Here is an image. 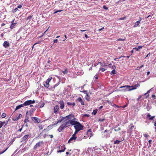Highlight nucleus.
<instances>
[{"label":"nucleus","instance_id":"obj_42","mask_svg":"<svg viewBox=\"0 0 156 156\" xmlns=\"http://www.w3.org/2000/svg\"><path fill=\"white\" fill-rule=\"evenodd\" d=\"M89 115L88 114H85V115H84L83 116V117H89Z\"/></svg>","mask_w":156,"mask_h":156},{"label":"nucleus","instance_id":"obj_4","mask_svg":"<svg viewBox=\"0 0 156 156\" xmlns=\"http://www.w3.org/2000/svg\"><path fill=\"white\" fill-rule=\"evenodd\" d=\"M111 132L107 130H105L102 134V137L103 138H107L110 137Z\"/></svg>","mask_w":156,"mask_h":156},{"label":"nucleus","instance_id":"obj_26","mask_svg":"<svg viewBox=\"0 0 156 156\" xmlns=\"http://www.w3.org/2000/svg\"><path fill=\"white\" fill-rule=\"evenodd\" d=\"M87 134H89L90 135V138L91 137V136H92V132L91 131V129H89L87 131Z\"/></svg>","mask_w":156,"mask_h":156},{"label":"nucleus","instance_id":"obj_57","mask_svg":"<svg viewBox=\"0 0 156 156\" xmlns=\"http://www.w3.org/2000/svg\"><path fill=\"white\" fill-rule=\"evenodd\" d=\"M22 5H20L17 6L18 8H20L22 7Z\"/></svg>","mask_w":156,"mask_h":156},{"label":"nucleus","instance_id":"obj_53","mask_svg":"<svg viewBox=\"0 0 156 156\" xmlns=\"http://www.w3.org/2000/svg\"><path fill=\"white\" fill-rule=\"evenodd\" d=\"M125 38H124V39L119 38V39H118V41H124V40H125Z\"/></svg>","mask_w":156,"mask_h":156},{"label":"nucleus","instance_id":"obj_24","mask_svg":"<svg viewBox=\"0 0 156 156\" xmlns=\"http://www.w3.org/2000/svg\"><path fill=\"white\" fill-rule=\"evenodd\" d=\"M29 136V135L28 134L26 135H25L23 138L22 139L23 140H25L27 139L28 137Z\"/></svg>","mask_w":156,"mask_h":156},{"label":"nucleus","instance_id":"obj_35","mask_svg":"<svg viewBox=\"0 0 156 156\" xmlns=\"http://www.w3.org/2000/svg\"><path fill=\"white\" fill-rule=\"evenodd\" d=\"M106 69L103 68H100L99 70H101V72H103L105 71Z\"/></svg>","mask_w":156,"mask_h":156},{"label":"nucleus","instance_id":"obj_12","mask_svg":"<svg viewBox=\"0 0 156 156\" xmlns=\"http://www.w3.org/2000/svg\"><path fill=\"white\" fill-rule=\"evenodd\" d=\"M22 115L21 114H20L19 115L16 117H12V120L15 121L18 120L20 118L22 117Z\"/></svg>","mask_w":156,"mask_h":156},{"label":"nucleus","instance_id":"obj_54","mask_svg":"<svg viewBox=\"0 0 156 156\" xmlns=\"http://www.w3.org/2000/svg\"><path fill=\"white\" fill-rule=\"evenodd\" d=\"M152 98H154V99H156V96L154 94L152 95L151 96Z\"/></svg>","mask_w":156,"mask_h":156},{"label":"nucleus","instance_id":"obj_46","mask_svg":"<svg viewBox=\"0 0 156 156\" xmlns=\"http://www.w3.org/2000/svg\"><path fill=\"white\" fill-rule=\"evenodd\" d=\"M126 18V16L124 17L120 18L119 19L120 20H123L125 19Z\"/></svg>","mask_w":156,"mask_h":156},{"label":"nucleus","instance_id":"obj_13","mask_svg":"<svg viewBox=\"0 0 156 156\" xmlns=\"http://www.w3.org/2000/svg\"><path fill=\"white\" fill-rule=\"evenodd\" d=\"M59 106L58 105L55 106L54 108V112L55 114H57L58 112V111L59 109Z\"/></svg>","mask_w":156,"mask_h":156},{"label":"nucleus","instance_id":"obj_29","mask_svg":"<svg viewBox=\"0 0 156 156\" xmlns=\"http://www.w3.org/2000/svg\"><path fill=\"white\" fill-rule=\"evenodd\" d=\"M121 128L119 127H118V128L116 127V128H115L114 129V130L115 131H118L119 130H121Z\"/></svg>","mask_w":156,"mask_h":156},{"label":"nucleus","instance_id":"obj_34","mask_svg":"<svg viewBox=\"0 0 156 156\" xmlns=\"http://www.w3.org/2000/svg\"><path fill=\"white\" fill-rule=\"evenodd\" d=\"M151 108L148 105H147L145 109H147V110L148 111H149V110L151 109Z\"/></svg>","mask_w":156,"mask_h":156},{"label":"nucleus","instance_id":"obj_5","mask_svg":"<svg viewBox=\"0 0 156 156\" xmlns=\"http://www.w3.org/2000/svg\"><path fill=\"white\" fill-rule=\"evenodd\" d=\"M129 129L127 130V133H129L130 135H131L134 130L136 129V127L132 123L129 126Z\"/></svg>","mask_w":156,"mask_h":156},{"label":"nucleus","instance_id":"obj_7","mask_svg":"<svg viewBox=\"0 0 156 156\" xmlns=\"http://www.w3.org/2000/svg\"><path fill=\"white\" fill-rule=\"evenodd\" d=\"M52 79V77H50L46 80V81L45 83L44 82V85L45 87L47 88L49 87V83Z\"/></svg>","mask_w":156,"mask_h":156},{"label":"nucleus","instance_id":"obj_2","mask_svg":"<svg viewBox=\"0 0 156 156\" xmlns=\"http://www.w3.org/2000/svg\"><path fill=\"white\" fill-rule=\"evenodd\" d=\"M63 123L60 126L58 129V131L59 132L62 131L65 128L68 126H70V123L69 121H66Z\"/></svg>","mask_w":156,"mask_h":156},{"label":"nucleus","instance_id":"obj_64","mask_svg":"<svg viewBox=\"0 0 156 156\" xmlns=\"http://www.w3.org/2000/svg\"><path fill=\"white\" fill-rule=\"evenodd\" d=\"M141 69V68H140V66L137 67V68L136 69L139 70V69Z\"/></svg>","mask_w":156,"mask_h":156},{"label":"nucleus","instance_id":"obj_31","mask_svg":"<svg viewBox=\"0 0 156 156\" xmlns=\"http://www.w3.org/2000/svg\"><path fill=\"white\" fill-rule=\"evenodd\" d=\"M116 74V73H115V69L112 70L111 72V75H112V74Z\"/></svg>","mask_w":156,"mask_h":156},{"label":"nucleus","instance_id":"obj_10","mask_svg":"<svg viewBox=\"0 0 156 156\" xmlns=\"http://www.w3.org/2000/svg\"><path fill=\"white\" fill-rule=\"evenodd\" d=\"M44 144V143L43 141H40L36 144V145L34 146V148L35 149H36L37 147H40Z\"/></svg>","mask_w":156,"mask_h":156},{"label":"nucleus","instance_id":"obj_61","mask_svg":"<svg viewBox=\"0 0 156 156\" xmlns=\"http://www.w3.org/2000/svg\"><path fill=\"white\" fill-rule=\"evenodd\" d=\"M84 36L86 38L89 37L86 34H84Z\"/></svg>","mask_w":156,"mask_h":156},{"label":"nucleus","instance_id":"obj_19","mask_svg":"<svg viewBox=\"0 0 156 156\" xmlns=\"http://www.w3.org/2000/svg\"><path fill=\"white\" fill-rule=\"evenodd\" d=\"M51 58L50 57L48 58V60L47 62L48 64H49L48 65V66L49 67H51V65L52 61H51Z\"/></svg>","mask_w":156,"mask_h":156},{"label":"nucleus","instance_id":"obj_63","mask_svg":"<svg viewBox=\"0 0 156 156\" xmlns=\"http://www.w3.org/2000/svg\"><path fill=\"white\" fill-rule=\"evenodd\" d=\"M18 10V8H16L14 9V12H16Z\"/></svg>","mask_w":156,"mask_h":156},{"label":"nucleus","instance_id":"obj_23","mask_svg":"<svg viewBox=\"0 0 156 156\" xmlns=\"http://www.w3.org/2000/svg\"><path fill=\"white\" fill-rule=\"evenodd\" d=\"M147 117H149V119L150 120H152L154 119V118H155V116H151V115L150 114H148L147 116Z\"/></svg>","mask_w":156,"mask_h":156},{"label":"nucleus","instance_id":"obj_38","mask_svg":"<svg viewBox=\"0 0 156 156\" xmlns=\"http://www.w3.org/2000/svg\"><path fill=\"white\" fill-rule=\"evenodd\" d=\"M64 74H66L67 73V69H66L64 71L62 72Z\"/></svg>","mask_w":156,"mask_h":156},{"label":"nucleus","instance_id":"obj_45","mask_svg":"<svg viewBox=\"0 0 156 156\" xmlns=\"http://www.w3.org/2000/svg\"><path fill=\"white\" fill-rule=\"evenodd\" d=\"M103 8L106 10H107L108 9V8L105 5H104L103 6Z\"/></svg>","mask_w":156,"mask_h":156},{"label":"nucleus","instance_id":"obj_59","mask_svg":"<svg viewBox=\"0 0 156 156\" xmlns=\"http://www.w3.org/2000/svg\"><path fill=\"white\" fill-rule=\"evenodd\" d=\"M49 136L51 138H53V135H49Z\"/></svg>","mask_w":156,"mask_h":156},{"label":"nucleus","instance_id":"obj_62","mask_svg":"<svg viewBox=\"0 0 156 156\" xmlns=\"http://www.w3.org/2000/svg\"><path fill=\"white\" fill-rule=\"evenodd\" d=\"M152 88H151V89H150V90H149L147 91V94H148V93L150 92V91L152 89Z\"/></svg>","mask_w":156,"mask_h":156},{"label":"nucleus","instance_id":"obj_16","mask_svg":"<svg viewBox=\"0 0 156 156\" xmlns=\"http://www.w3.org/2000/svg\"><path fill=\"white\" fill-rule=\"evenodd\" d=\"M3 45L5 48H7L9 45V43L8 41H5L3 44Z\"/></svg>","mask_w":156,"mask_h":156},{"label":"nucleus","instance_id":"obj_55","mask_svg":"<svg viewBox=\"0 0 156 156\" xmlns=\"http://www.w3.org/2000/svg\"><path fill=\"white\" fill-rule=\"evenodd\" d=\"M58 83H57L56 84H55L54 86V88H55V87H56L57 86H58Z\"/></svg>","mask_w":156,"mask_h":156},{"label":"nucleus","instance_id":"obj_36","mask_svg":"<svg viewBox=\"0 0 156 156\" xmlns=\"http://www.w3.org/2000/svg\"><path fill=\"white\" fill-rule=\"evenodd\" d=\"M111 105H112V106H113V107L115 106L117 108H119V106L115 104H113V105L112 104Z\"/></svg>","mask_w":156,"mask_h":156},{"label":"nucleus","instance_id":"obj_20","mask_svg":"<svg viewBox=\"0 0 156 156\" xmlns=\"http://www.w3.org/2000/svg\"><path fill=\"white\" fill-rule=\"evenodd\" d=\"M141 20V19L140 18V20H139L136 21L135 23V25L133 26L134 27H136L139 25V24H140V22Z\"/></svg>","mask_w":156,"mask_h":156},{"label":"nucleus","instance_id":"obj_21","mask_svg":"<svg viewBox=\"0 0 156 156\" xmlns=\"http://www.w3.org/2000/svg\"><path fill=\"white\" fill-rule=\"evenodd\" d=\"M24 107L23 104L18 105L17 106L15 109V111L17 110L18 109H20L21 108Z\"/></svg>","mask_w":156,"mask_h":156},{"label":"nucleus","instance_id":"obj_40","mask_svg":"<svg viewBox=\"0 0 156 156\" xmlns=\"http://www.w3.org/2000/svg\"><path fill=\"white\" fill-rule=\"evenodd\" d=\"M112 67V69H115L116 68V67L115 65H113L112 66H111Z\"/></svg>","mask_w":156,"mask_h":156},{"label":"nucleus","instance_id":"obj_39","mask_svg":"<svg viewBox=\"0 0 156 156\" xmlns=\"http://www.w3.org/2000/svg\"><path fill=\"white\" fill-rule=\"evenodd\" d=\"M143 47V46H139L137 48L136 47H135V48H133V49H140V48H142Z\"/></svg>","mask_w":156,"mask_h":156},{"label":"nucleus","instance_id":"obj_25","mask_svg":"<svg viewBox=\"0 0 156 156\" xmlns=\"http://www.w3.org/2000/svg\"><path fill=\"white\" fill-rule=\"evenodd\" d=\"M13 22H14V20H13L12 22V23L11 24V25L10 26V28L11 29H12L16 24V23H14Z\"/></svg>","mask_w":156,"mask_h":156},{"label":"nucleus","instance_id":"obj_52","mask_svg":"<svg viewBox=\"0 0 156 156\" xmlns=\"http://www.w3.org/2000/svg\"><path fill=\"white\" fill-rule=\"evenodd\" d=\"M29 120H28V119H25L24 121V122H29Z\"/></svg>","mask_w":156,"mask_h":156},{"label":"nucleus","instance_id":"obj_6","mask_svg":"<svg viewBox=\"0 0 156 156\" xmlns=\"http://www.w3.org/2000/svg\"><path fill=\"white\" fill-rule=\"evenodd\" d=\"M65 120L64 121H70V120H72L73 119H76L75 118L74 115L73 114H70L64 117Z\"/></svg>","mask_w":156,"mask_h":156},{"label":"nucleus","instance_id":"obj_3","mask_svg":"<svg viewBox=\"0 0 156 156\" xmlns=\"http://www.w3.org/2000/svg\"><path fill=\"white\" fill-rule=\"evenodd\" d=\"M74 127L75 129L74 133L77 134L80 130L83 129V126L79 122L75 126H74Z\"/></svg>","mask_w":156,"mask_h":156},{"label":"nucleus","instance_id":"obj_17","mask_svg":"<svg viewBox=\"0 0 156 156\" xmlns=\"http://www.w3.org/2000/svg\"><path fill=\"white\" fill-rule=\"evenodd\" d=\"M60 104V107L61 109H63L64 108V103L63 101H60L59 102Z\"/></svg>","mask_w":156,"mask_h":156},{"label":"nucleus","instance_id":"obj_60","mask_svg":"<svg viewBox=\"0 0 156 156\" xmlns=\"http://www.w3.org/2000/svg\"><path fill=\"white\" fill-rule=\"evenodd\" d=\"M0 128H1L2 126H3V124L2 123H1V122H0Z\"/></svg>","mask_w":156,"mask_h":156},{"label":"nucleus","instance_id":"obj_9","mask_svg":"<svg viewBox=\"0 0 156 156\" xmlns=\"http://www.w3.org/2000/svg\"><path fill=\"white\" fill-rule=\"evenodd\" d=\"M76 133H74V134L72 135V136L70 138L68 141V143L73 142V140H76L77 138V137L76 136Z\"/></svg>","mask_w":156,"mask_h":156},{"label":"nucleus","instance_id":"obj_15","mask_svg":"<svg viewBox=\"0 0 156 156\" xmlns=\"http://www.w3.org/2000/svg\"><path fill=\"white\" fill-rule=\"evenodd\" d=\"M63 120H65L64 117L61 116L59 119L57 120V122L55 124V125H56L58 123L61 122Z\"/></svg>","mask_w":156,"mask_h":156},{"label":"nucleus","instance_id":"obj_44","mask_svg":"<svg viewBox=\"0 0 156 156\" xmlns=\"http://www.w3.org/2000/svg\"><path fill=\"white\" fill-rule=\"evenodd\" d=\"M97 113V110H94L93 113L94 115H95Z\"/></svg>","mask_w":156,"mask_h":156},{"label":"nucleus","instance_id":"obj_56","mask_svg":"<svg viewBox=\"0 0 156 156\" xmlns=\"http://www.w3.org/2000/svg\"><path fill=\"white\" fill-rule=\"evenodd\" d=\"M65 39H62V40H62L63 41H64L66 39V38H67V37H66V35H65Z\"/></svg>","mask_w":156,"mask_h":156},{"label":"nucleus","instance_id":"obj_28","mask_svg":"<svg viewBox=\"0 0 156 156\" xmlns=\"http://www.w3.org/2000/svg\"><path fill=\"white\" fill-rule=\"evenodd\" d=\"M64 148H63L64 149L57 151V152H64L65 151V150L66 149V148L65 147V146L64 145Z\"/></svg>","mask_w":156,"mask_h":156},{"label":"nucleus","instance_id":"obj_22","mask_svg":"<svg viewBox=\"0 0 156 156\" xmlns=\"http://www.w3.org/2000/svg\"><path fill=\"white\" fill-rule=\"evenodd\" d=\"M85 98L88 101H89L90 100V96L88 94H87V95L85 97Z\"/></svg>","mask_w":156,"mask_h":156},{"label":"nucleus","instance_id":"obj_41","mask_svg":"<svg viewBox=\"0 0 156 156\" xmlns=\"http://www.w3.org/2000/svg\"><path fill=\"white\" fill-rule=\"evenodd\" d=\"M80 92L84 93V94H86V95H87V94H88L87 91V90L80 91Z\"/></svg>","mask_w":156,"mask_h":156},{"label":"nucleus","instance_id":"obj_33","mask_svg":"<svg viewBox=\"0 0 156 156\" xmlns=\"http://www.w3.org/2000/svg\"><path fill=\"white\" fill-rule=\"evenodd\" d=\"M105 120V118H100L98 119V121L103 122Z\"/></svg>","mask_w":156,"mask_h":156},{"label":"nucleus","instance_id":"obj_50","mask_svg":"<svg viewBox=\"0 0 156 156\" xmlns=\"http://www.w3.org/2000/svg\"><path fill=\"white\" fill-rule=\"evenodd\" d=\"M82 139V138H77L76 140V141H81Z\"/></svg>","mask_w":156,"mask_h":156},{"label":"nucleus","instance_id":"obj_8","mask_svg":"<svg viewBox=\"0 0 156 156\" xmlns=\"http://www.w3.org/2000/svg\"><path fill=\"white\" fill-rule=\"evenodd\" d=\"M35 103V101L31 100H27L25 101L23 105L24 106L30 105L31 104H33Z\"/></svg>","mask_w":156,"mask_h":156},{"label":"nucleus","instance_id":"obj_51","mask_svg":"<svg viewBox=\"0 0 156 156\" xmlns=\"http://www.w3.org/2000/svg\"><path fill=\"white\" fill-rule=\"evenodd\" d=\"M148 142L149 143V146H151V144L152 140H149Z\"/></svg>","mask_w":156,"mask_h":156},{"label":"nucleus","instance_id":"obj_14","mask_svg":"<svg viewBox=\"0 0 156 156\" xmlns=\"http://www.w3.org/2000/svg\"><path fill=\"white\" fill-rule=\"evenodd\" d=\"M31 119L34 122L39 123L40 122V120L37 117H32L31 118Z\"/></svg>","mask_w":156,"mask_h":156},{"label":"nucleus","instance_id":"obj_27","mask_svg":"<svg viewBox=\"0 0 156 156\" xmlns=\"http://www.w3.org/2000/svg\"><path fill=\"white\" fill-rule=\"evenodd\" d=\"M67 104L69 106L70 105H72L74 106L75 105V103L74 102L71 103L69 102H67Z\"/></svg>","mask_w":156,"mask_h":156},{"label":"nucleus","instance_id":"obj_11","mask_svg":"<svg viewBox=\"0 0 156 156\" xmlns=\"http://www.w3.org/2000/svg\"><path fill=\"white\" fill-rule=\"evenodd\" d=\"M76 119H73L72 120H70L69 121V123H70V124H71L72 125H74V126H75L79 122H78L77 121H76L75 120Z\"/></svg>","mask_w":156,"mask_h":156},{"label":"nucleus","instance_id":"obj_37","mask_svg":"<svg viewBox=\"0 0 156 156\" xmlns=\"http://www.w3.org/2000/svg\"><path fill=\"white\" fill-rule=\"evenodd\" d=\"M6 116V115L5 113H3L2 115V118H5Z\"/></svg>","mask_w":156,"mask_h":156},{"label":"nucleus","instance_id":"obj_30","mask_svg":"<svg viewBox=\"0 0 156 156\" xmlns=\"http://www.w3.org/2000/svg\"><path fill=\"white\" fill-rule=\"evenodd\" d=\"M120 142V141L116 140L115 141H114V144H119Z\"/></svg>","mask_w":156,"mask_h":156},{"label":"nucleus","instance_id":"obj_32","mask_svg":"<svg viewBox=\"0 0 156 156\" xmlns=\"http://www.w3.org/2000/svg\"><path fill=\"white\" fill-rule=\"evenodd\" d=\"M54 11V12L53 13L55 14L58 12H61L62 11V10H58V11H56V10L55 9Z\"/></svg>","mask_w":156,"mask_h":156},{"label":"nucleus","instance_id":"obj_47","mask_svg":"<svg viewBox=\"0 0 156 156\" xmlns=\"http://www.w3.org/2000/svg\"><path fill=\"white\" fill-rule=\"evenodd\" d=\"M147 95V96H146V98H147V97H148L149 96V94H147V93H145V94H144V95Z\"/></svg>","mask_w":156,"mask_h":156},{"label":"nucleus","instance_id":"obj_43","mask_svg":"<svg viewBox=\"0 0 156 156\" xmlns=\"http://www.w3.org/2000/svg\"><path fill=\"white\" fill-rule=\"evenodd\" d=\"M38 127L41 129H43V126H42V125H39L38 126Z\"/></svg>","mask_w":156,"mask_h":156},{"label":"nucleus","instance_id":"obj_58","mask_svg":"<svg viewBox=\"0 0 156 156\" xmlns=\"http://www.w3.org/2000/svg\"><path fill=\"white\" fill-rule=\"evenodd\" d=\"M57 41H58L57 39H55L54 40V43H57Z\"/></svg>","mask_w":156,"mask_h":156},{"label":"nucleus","instance_id":"obj_1","mask_svg":"<svg viewBox=\"0 0 156 156\" xmlns=\"http://www.w3.org/2000/svg\"><path fill=\"white\" fill-rule=\"evenodd\" d=\"M140 86V85L139 84L137 83L134 86H130L129 85H126L121 86L120 87V88H123V89L121 91H128L135 89L137 87Z\"/></svg>","mask_w":156,"mask_h":156},{"label":"nucleus","instance_id":"obj_48","mask_svg":"<svg viewBox=\"0 0 156 156\" xmlns=\"http://www.w3.org/2000/svg\"><path fill=\"white\" fill-rule=\"evenodd\" d=\"M32 18V16H28L27 18V20H30Z\"/></svg>","mask_w":156,"mask_h":156},{"label":"nucleus","instance_id":"obj_49","mask_svg":"<svg viewBox=\"0 0 156 156\" xmlns=\"http://www.w3.org/2000/svg\"><path fill=\"white\" fill-rule=\"evenodd\" d=\"M144 136L145 137H147L148 136V135L147 134L145 133L144 134Z\"/></svg>","mask_w":156,"mask_h":156},{"label":"nucleus","instance_id":"obj_18","mask_svg":"<svg viewBox=\"0 0 156 156\" xmlns=\"http://www.w3.org/2000/svg\"><path fill=\"white\" fill-rule=\"evenodd\" d=\"M77 100L78 101L80 102L81 104L82 105H84L85 104H84V102L83 101L81 97H80L78 98H77Z\"/></svg>","mask_w":156,"mask_h":156}]
</instances>
